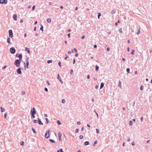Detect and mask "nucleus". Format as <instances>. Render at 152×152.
Masks as SVG:
<instances>
[{
  "label": "nucleus",
  "instance_id": "obj_23",
  "mask_svg": "<svg viewBox=\"0 0 152 152\" xmlns=\"http://www.w3.org/2000/svg\"><path fill=\"white\" fill-rule=\"evenodd\" d=\"M41 27H40V30H42V31H43V26L42 25H41Z\"/></svg>",
  "mask_w": 152,
  "mask_h": 152
},
{
  "label": "nucleus",
  "instance_id": "obj_60",
  "mask_svg": "<svg viewBox=\"0 0 152 152\" xmlns=\"http://www.w3.org/2000/svg\"><path fill=\"white\" fill-rule=\"evenodd\" d=\"M44 116L45 117H47V115L46 114H44Z\"/></svg>",
  "mask_w": 152,
  "mask_h": 152
},
{
  "label": "nucleus",
  "instance_id": "obj_37",
  "mask_svg": "<svg viewBox=\"0 0 152 152\" xmlns=\"http://www.w3.org/2000/svg\"><path fill=\"white\" fill-rule=\"evenodd\" d=\"M101 16V14L100 13H98V19H99V17L100 16Z\"/></svg>",
  "mask_w": 152,
  "mask_h": 152
},
{
  "label": "nucleus",
  "instance_id": "obj_30",
  "mask_svg": "<svg viewBox=\"0 0 152 152\" xmlns=\"http://www.w3.org/2000/svg\"><path fill=\"white\" fill-rule=\"evenodd\" d=\"M73 72V70L72 69H71L70 70V74L71 75H72V73Z\"/></svg>",
  "mask_w": 152,
  "mask_h": 152
},
{
  "label": "nucleus",
  "instance_id": "obj_61",
  "mask_svg": "<svg viewBox=\"0 0 152 152\" xmlns=\"http://www.w3.org/2000/svg\"><path fill=\"white\" fill-rule=\"evenodd\" d=\"M107 51H109L110 50V48H107Z\"/></svg>",
  "mask_w": 152,
  "mask_h": 152
},
{
  "label": "nucleus",
  "instance_id": "obj_27",
  "mask_svg": "<svg viewBox=\"0 0 152 152\" xmlns=\"http://www.w3.org/2000/svg\"><path fill=\"white\" fill-rule=\"evenodd\" d=\"M57 123H58V124L59 125H60L61 124V122L59 121V120H58L57 121Z\"/></svg>",
  "mask_w": 152,
  "mask_h": 152
},
{
  "label": "nucleus",
  "instance_id": "obj_14",
  "mask_svg": "<svg viewBox=\"0 0 152 152\" xmlns=\"http://www.w3.org/2000/svg\"><path fill=\"white\" fill-rule=\"evenodd\" d=\"M104 84L103 83H101L100 89H102L104 86Z\"/></svg>",
  "mask_w": 152,
  "mask_h": 152
},
{
  "label": "nucleus",
  "instance_id": "obj_3",
  "mask_svg": "<svg viewBox=\"0 0 152 152\" xmlns=\"http://www.w3.org/2000/svg\"><path fill=\"white\" fill-rule=\"evenodd\" d=\"M7 0H0V3L1 4H6L7 3Z\"/></svg>",
  "mask_w": 152,
  "mask_h": 152
},
{
  "label": "nucleus",
  "instance_id": "obj_55",
  "mask_svg": "<svg viewBox=\"0 0 152 152\" xmlns=\"http://www.w3.org/2000/svg\"><path fill=\"white\" fill-rule=\"evenodd\" d=\"M77 124L78 125H80V121H78L77 123Z\"/></svg>",
  "mask_w": 152,
  "mask_h": 152
},
{
  "label": "nucleus",
  "instance_id": "obj_34",
  "mask_svg": "<svg viewBox=\"0 0 152 152\" xmlns=\"http://www.w3.org/2000/svg\"><path fill=\"white\" fill-rule=\"evenodd\" d=\"M52 62V61L51 60H48L47 61V63L48 64Z\"/></svg>",
  "mask_w": 152,
  "mask_h": 152
},
{
  "label": "nucleus",
  "instance_id": "obj_20",
  "mask_svg": "<svg viewBox=\"0 0 152 152\" xmlns=\"http://www.w3.org/2000/svg\"><path fill=\"white\" fill-rule=\"evenodd\" d=\"M47 22H48V23H50L51 22V19H50V18H48V19H47Z\"/></svg>",
  "mask_w": 152,
  "mask_h": 152
},
{
  "label": "nucleus",
  "instance_id": "obj_32",
  "mask_svg": "<svg viewBox=\"0 0 152 152\" xmlns=\"http://www.w3.org/2000/svg\"><path fill=\"white\" fill-rule=\"evenodd\" d=\"M97 142L96 141H95L94 142V143L93 145V146H95V145L97 143Z\"/></svg>",
  "mask_w": 152,
  "mask_h": 152
},
{
  "label": "nucleus",
  "instance_id": "obj_62",
  "mask_svg": "<svg viewBox=\"0 0 152 152\" xmlns=\"http://www.w3.org/2000/svg\"><path fill=\"white\" fill-rule=\"evenodd\" d=\"M137 71H135V72H134L135 74L136 75V74H137Z\"/></svg>",
  "mask_w": 152,
  "mask_h": 152
},
{
  "label": "nucleus",
  "instance_id": "obj_29",
  "mask_svg": "<svg viewBox=\"0 0 152 152\" xmlns=\"http://www.w3.org/2000/svg\"><path fill=\"white\" fill-rule=\"evenodd\" d=\"M45 120L47 123L49 122V120L47 118H45Z\"/></svg>",
  "mask_w": 152,
  "mask_h": 152
},
{
  "label": "nucleus",
  "instance_id": "obj_41",
  "mask_svg": "<svg viewBox=\"0 0 152 152\" xmlns=\"http://www.w3.org/2000/svg\"><path fill=\"white\" fill-rule=\"evenodd\" d=\"M32 130L33 132L34 133H36V132L35 131V130L33 128H32Z\"/></svg>",
  "mask_w": 152,
  "mask_h": 152
},
{
  "label": "nucleus",
  "instance_id": "obj_12",
  "mask_svg": "<svg viewBox=\"0 0 152 152\" xmlns=\"http://www.w3.org/2000/svg\"><path fill=\"white\" fill-rule=\"evenodd\" d=\"M38 124L39 125H42L43 124L39 118L38 119Z\"/></svg>",
  "mask_w": 152,
  "mask_h": 152
},
{
  "label": "nucleus",
  "instance_id": "obj_24",
  "mask_svg": "<svg viewBox=\"0 0 152 152\" xmlns=\"http://www.w3.org/2000/svg\"><path fill=\"white\" fill-rule=\"evenodd\" d=\"M49 140L52 143H54L55 142V141L54 140L52 139H50Z\"/></svg>",
  "mask_w": 152,
  "mask_h": 152
},
{
  "label": "nucleus",
  "instance_id": "obj_53",
  "mask_svg": "<svg viewBox=\"0 0 152 152\" xmlns=\"http://www.w3.org/2000/svg\"><path fill=\"white\" fill-rule=\"evenodd\" d=\"M78 129H76L75 130V132L77 133L78 132Z\"/></svg>",
  "mask_w": 152,
  "mask_h": 152
},
{
  "label": "nucleus",
  "instance_id": "obj_57",
  "mask_svg": "<svg viewBox=\"0 0 152 152\" xmlns=\"http://www.w3.org/2000/svg\"><path fill=\"white\" fill-rule=\"evenodd\" d=\"M94 48H97V45H94Z\"/></svg>",
  "mask_w": 152,
  "mask_h": 152
},
{
  "label": "nucleus",
  "instance_id": "obj_50",
  "mask_svg": "<svg viewBox=\"0 0 152 152\" xmlns=\"http://www.w3.org/2000/svg\"><path fill=\"white\" fill-rule=\"evenodd\" d=\"M75 59H73V64H74L75 63Z\"/></svg>",
  "mask_w": 152,
  "mask_h": 152
},
{
  "label": "nucleus",
  "instance_id": "obj_56",
  "mask_svg": "<svg viewBox=\"0 0 152 152\" xmlns=\"http://www.w3.org/2000/svg\"><path fill=\"white\" fill-rule=\"evenodd\" d=\"M85 38V36H84V35H83L82 36V39H84V38Z\"/></svg>",
  "mask_w": 152,
  "mask_h": 152
},
{
  "label": "nucleus",
  "instance_id": "obj_48",
  "mask_svg": "<svg viewBox=\"0 0 152 152\" xmlns=\"http://www.w3.org/2000/svg\"><path fill=\"white\" fill-rule=\"evenodd\" d=\"M45 90L46 91H48V89H47V88H45Z\"/></svg>",
  "mask_w": 152,
  "mask_h": 152
},
{
  "label": "nucleus",
  "instance_id": "obj_31",
  "mask_svg": "<svg viewBox=\"0 0 152 152\" xmlns=\"http://www.w3.org/2000/svg\"><path fill=\"white\" fill-rule=\"evenodd\" d=\"M61 102L62 103H64L65 102V101L64 99H63L62 100Z\"/></svg>",
  "mask_w": 152,
  "mask_h": 152
},
{
  "label": "nucleus",
  "instance_id": "obj_22",
  "mask_svg": "<svg viewBox=\"0 0 152 152\" xmlns=\"http://www.w3.org/2000/svg\"><path fill=\"white\" fill-rule=\"evenodd\" d=\"M129 124L130 125V126H131L132 125V121H129Z\"/></svg>",
  "mask_w": 152,
  "mask_h": 152
},
{
  "label": "nucleus",
  "instance_id": "obj_46",
  "mask_svg": "<svg viewBox=\"0 0 152 152\" xmlns=\"http://www.w3.org/2000/svg\"><path fill=\"white\" fill-rule=\"evenodd\" d=\"M25 93V91H22V94L23 95H24Z\"/></svg>",
  "mask_w": 152,
  "mask_h": 152
},
{
  "label": "nucleus",
  "instance_id": "obj_40",
  "mask_svg": "<svg viewBox=\"0 0 152 152\" xmlns=\"http://www.w3.org/2000/svg\"><path fill=\"white\" fill-rule=\"evenodd\" d=\"M33 122L34 123H37V120H34Z\"/></svg>",
  "mask_w": 152,
  "mask_h": 152
},
{
  "label": "nucleus",
  "instance_id": "obj_35",
  "mask_svg": "<svg viewBox=\"0 0 152 152\" xmlns=\"http://www.w3.org/2000/svg\"><path fill=\"white\" fill-rule=\"evenodd\" d=\"M35 114H31V117L32 118H35V116L34 115Z\"/></svg>",
  "mask_w": 152,
  "mask_h": 152
},
{
  "label": "nucleus",
  "instance_id": "obj_42",
  "mask_svg": "<svg viewBox=\"0 0 152 152\" xmlns=\"http://www.w3.org/2000/svg\"><path fill=\"white\" fill-rule=\"evenodd\" d=\"M61 137H58V139L59 141H61Z\"/></svg>",
  "mask_w": 152,
  "mask_h": 152
},
{
  "label": "nucleus",
  "instance_id": "obj_13",
  "mask_svg": "<svg viewBox=\"0 0 152 152\" xmlns=\"http://www.w3.org/2000/svg\"><path fill=\"white\" fill-rule=\"evenodd\" d=\"M25 50L27 51L28 53H30L29 49L28 48H25Z\"/></svg>",
  "mask_w": 152,
  "mask_h": 152
},
{
  "label": "nucleus",
  "instance_id": "obj_51",
  "mask_svg": "<svg viewBox=\"0 0 152 152\" xmlns=\"http://www.w3.org/2000/svg\"><path fill=\"white\" fill-rule=\"evenodd\" d=\"M7 66L5 65V66L4 67H3L2 68V69H5V68H6L7 67Z\"/></svg>",
  "mask_w": 152,
  "mask_h": 152
},
{
  "label": "nucleus",
  "instance_id": "obj_43",
  "mask_svg": "<svg viewBox=\"0 0 152 152\" xmlns=\"http://www.w3.org/2000/svg\"><path fill=\"white\" fill-rule=\"evenodd\" d=\"M83 136H82V135H80V139H83Z\"/></svg>",
  "mask_w": 152,
  "mask_h": 152
},
{
  "label": "nucleus",
  "instance_id": "obj_8",
  "mask_svg": "<svg viewBox=\"0 0 152 152\" xmlns=\"http://www.w3.org/2000/svg\"><path fill=\"white\" fill-rule=\"evenodd\" d=\"M26 65H25L26 63H24L25 68L26 67L27 68H28V66L29 65V62L28 61H27V60L26 61Z\"/></svg>",
  "mask_w": 152,
  "mask_h": 152
},
{
  "label": "nucleus",
  "instance_id": "obj_44",
  "mask_svg": "<svg viewBox=\"0 0 152 152\" xmlns=\"http://www.w3.org/2000/svg\"><path fill=\"white\" fill-rule=\"evenodd\" d=\"M58 65L60 67L61 66V62H58Z\"/></svg>",
  "mask_w": 152,
  "mask_h": 152
},
{
  "label": "nucleus",
  "instance_id": "obj_25",
  "mask_svg": "<svg viewBox=\"0 0 152 152\" xmlns=\"http://www.w3.org/2000/svg\"><path fill=\"white\" fill-rule=\"evenodd\" d=\"M126 71L128 73H129L130 72V69L129 68H127L126 69Z\"/></svg>",
  "mask_w": 152,
  "mask_h": 152
},
{
  "label": "nucleus",
  "instance_id": "obj_19",
  "mask_svg": "<svg viewBox=\"0 0 152 152\" xmlns=\"http://www.w3.org/2000/svg\"><path fill=\"white\" fill-rule=\"evenodd\" d=\"M89 144V143L88 141H86L84 142V145H88Z\"/></svg>",
  "mask_w": 152,
  "mask_h": 152
},
{
  "label": "nucleus",
  "instance_id": "obj_10",
  "mask_svg": "<svg viewBox=\"0 0 152 152\" xmlns=\"http://www.w3.org/2000/svg\"><path fill=\"white\" fill-rule=\"evenodd\" d=\"M17 16L16 14H14L13 16V18L15 21L17 20Z\"/></svg>",
  "mask_w": 152,
  "mask_h": 152
},
{
  "label": "nucleus",
  "instance_id": "obj_9",
  "mask_svg": "<svg viewBox=\"0 0 152 152\" xmlns=\"http://www.w3.org/2000/svg\"><path fill=\"white\" fill-rule=\"evenodd\" d=\"M57 78L59 80L60 82L61 83V84H62L63 82L61 80V78L60 77L59 74H58V76H57Z\"/></svg>",
  "mask_w": 152,
  "mask_h": 152
},
{
  "label": "nucleus",
  "instance_id": "obj_6",
  "mask_svg": "<svg viewBox=\"0 0 152 152\" xmlns=\"http://www.w3.org/2000/svg\"><path fill=\"white\" fill-rule=\"evenodd\" d=\"M31 114H36V112L34 108H33L31 111Z\"/></svg>",
  "mask_w": 152,
  "mask_h": 152
},
{
  "label": "nucleus",
  "instance_id": "obj_15",
  "mask_svg": "<svg viewBox=\"0 0 152 152\" xmlns=\"http://www.w3.org/2000/svg\"><path fill=\"white\" fill-rule=\"evenodd\" d=\"M118 86L121 88V82L120 80L119 81Z\"/></svg>",
  "mask_w": 152,
  "mask_h": 152
},
{
  "label": "nucleus",
  "instance_id": "obj_64",
  "mask_svg": "<svg viewBox=\"0 0 152 152\" xmlns=\"http://www.w3.org/2000/svg\"><path fill=\"white\" fill-rule=\"evenodd\" d=\"M68 53L69 54H71V52L70 51H69L68 52Z\"/></svg>",
  "mask_w": 152,
  "mask_h": 152
},
{
  "label": "nucleus",
  "instance_id": "obj_54",
  "mask_svg": "<svg viewBox=\"0 0 152 152\" xmlns=\"http://www.w3.org/2000/svg\"><path fill=\"white\" fill-rule=\"evenodd\" d=\"M143 117H142L140 118V120L141 121H143Z\"/></svg>",
  "mask_w": 152,
  "mask_h": 152
},
{
  "label": "nucleus",
  "instance_id": "obj_18",
  "mask_svg": "<svg viewBox=\"0 0 152 152\" xmlns=\"http://www.w3.org/2000/svg\"><path fill=\"white\" fill-rule=\"evenodd\" d=\"M115 10H113L111 12V13L112 14H115Z\"/></svg>",
  "mask_w": 152,
  "mask_h": 152
},
{
  "label": "nucleus",
  "instance_id": "obj_26",
  "mask_svg": "<svg viewBox=\"0 0 152 152\" xmlns=\"http://www.w3.org/2000/svg\"><path fill=\"white\" fill-rule=\"evenodd\" d=\"M24 143V142L23 141H22L20 142V144L21 145H23Z\"/></svg>",
  "mask_w": 152,
  "mask_h": 152
},
{
  "label": "nucleus",
  "instance_id": "obj_59",
  "mask_svg": "<svg viewBox=\"0 0 152 152\" xmlns=\"http://www.w3.org/2000/svg\"><path fill=\"white\" fill-rule=\"evenodd\" d=\"M74 50L75 52H77V50L76 48H74Z\"/></svg>",
  "mask_w": 152,
  "mask_h": 152
},
{
  "label": "nucleus",
  "instance_id": "obj_33",
  "mask_svg": "<svg viewBox=\"0 0 152 152\" xmlns=\"http://www.w3.org/2000/svg\"><path fill=\"white\" fill-rule=\"evenodd\" d=\"M134 50H132V51L131 52V54H132V55H134Z\"/></svg>",
  "mask_w": 152,
  "mask_h": 152
},
{
  "label": "nucleus",
  "instance_id": "obj_16",
  "mask_svg": "<svg viewBox=\"0 0 152 152\" xmlns=\"http://www.w3.org/2000/svg\"><path fill=\"white\" fill-rule=\"evenodd\" d=\"M22 58V54H20L19 55V56H18V58L19 59V60H20Z\"/></svg>",
  "mask_w": 152,
  "mask_h": 152
},
{
  "label": "nucleus",
  "instance_id": "obj_2",
  "mask_svg": "<svg viewBox=\"0 0 152 152\" xmlns=\"http://www.w3.org/2000/svg\"><path fill=\"white\" fill-rule=\"evenodd\" d=\"M15 49L13 48H10V51L12 54H14L15 53Z\"/></svg>",
  "mask_w": 152,
  "mask_h": 152
},
{
  "label": "nucleus",
  "instance_id": "obj_38",
  "mask_svg": "<svg viewBox=\"0 0 152 152\" xmlns=\"http://www.w3.org/2000/svg\"><path fill=\"white\" fill-rule=\"evenodd\" d=\"M143 88V86L142 85L141 86L140 88V90H142Z\"/></svg>",
  "mask_w": 152,
  "mask_h": 152
},
{
  "label": "nucleus",
  "instance_id": "obj_21",
  "mask_svg": "<svg viewBox=\"0 0 152 152\" xmlns=\"http://www.w3.org/2000/svg\"><path fill=\"white\" fill-rule=\"evenodd\" d=\"M95 68H96V71H97L98 70V69L99 68V66H98L96 65V66Z\"/></svg>",
  "mask_w": 152,
  "mask_h": 152
},
{
  "label": "nucleus",
  "instance_id": "obj_11",
  "mask_svg": "<svg viewBox=\"0 0 152 152\" xmlns=\"http://www.w3.org/2000/svg\"><path fill=\"white\" fill-rule=\"evenodd\" d=\"M10 40L11 39L10 38L8 37L7 38V42L9 44H11V43L10 42Z\"/></svg>",
  "mask_w": 152,
  "mask_h": 152
},
{
  "label": "nucleus",
  "instance_id": "obj_5",
  "mask_svg": "<svg viewBox=\"0 0 152 152\" xmlns=\"http://www.w3.org/2000/svg\"><path fill=\"white\" fill-rule=\"evenodd\" d=\"M9 33L10 37L11 38H12L13 37L12 31L11 30H10L9 31Z\"/></svg>",
  "mask_w": 152,
  "mask_h": 152
},
{
  "label": "nucleus",
  "instance_id": "obj_58",
  "mask_svg": "<svg viewBox=\"0 0 152 152\" xmlns=\"http://www.w3.org/2000/svg\"><path fill=\"white\" fill-rule=\"evenodd\" d=\"M60 152H64L63 151V150L61 148V149H60Z\"/></svg>",
  "mask_w": 152,
  "mask_h": 152
},
{
  "label": "nucleus",
  "instance_id": "obj_47",
  "mask_svg": "<svg viewBox=\"0 0 152 152\" xmlns=\"http://www.w3.org/2000/svg\"><path fill=\"white\" fill-rule=\"evenodd\" d=\"M35 6H34L32 8V10H34L35 9Z\"/></svg>",
  "mask_w": 152,
  "mask_h": 152
},
{
  "label": "nucleus",
  "instance_id": "obj_45",
  "mask_svg": "<svg viewBox=\"0 0 152 152\" xmlns=\"http://www.w3.org/2000/svg\"><path fill=\"white\" fill-rule=\"evenodd\" d=\"M4 118H7V113H5L4 115Z\"/></svg>",
  "mask_w": 152,
  "mask_h": 152
},
{
  "label": "nucleus",
  "instance_id": "obj_17",
  "mask_svg": "<svg viewBox=\"0 0 152 152\" xmlns=\"http://www.w3.org/2000/svg\"><path fill=\"white\" fill-rule=\"evenodd\" d=\"M0 108L1 109V112H5V110L2 107H0Z\"/></svg>",
  "mask_w": 152,
  "mask_h": 152
},
{
  "label": "nucleus",
  "instance_id": "obj_7",
  "mask_svg": "<svg viewBox=\"0 0 152 152\" xmlns=\"http://www.w3.org/2000/svg\"><path fill=\"white\" fill-rule=\"evenodd\" d=\"M21 68H19L16 70V72H17V73L18 74H21Z\"/></svg>",
  "mask_w": 152,
  "mask_h": 152
},
{
  "label": "nucleus",
  "instance_id": "obj_36",
  "mask_svg": "<svg viewBox=\"0 0 152 152\" xmlns=\"http://www.w3.org/2000/svg\"><path fill=\"white\" fill-rule=\"evenodd\" d=\"M96 132L98 134L99 133V130L98 129H96Z\"/></svg>",
  "mask_w": 152,
  "mask_h": 152
},
{
  "label": "nucleus",
  "instance_id": "obj_49",
  "mask_svg": "<svg viewBox=\"0 0 152 152\" xmlns=\"http://www.w3.org/2000/svg\"><path fill=\"white\" fill-rule=\"evenodd\" d=\"M90 77V75H88L87 76V78L88 79H89Z\"/></svg>",
  "mask_w": 152,
  "mask_h": 152
},
{
  "label": "nucleus",
  "instance_id": "obj_4",
  "mask_svg": "<svg viewBox=\"0 0 152 152\" xmlns=\"http://www.w3.org/2000/svg\"><path fill=\"white\" fill-rule=\"evenodd\" d=\"M49 131L48 130V131H47L45 133V137L46 138H48L50 137V135L49 134Z\"/></svg>",
  "mask_w": 152,
  "mask_h": 152
},
{
  "label": "nucleus",
  "instance_id": "obj_63",
  "mask_svg": "<svg viewBox=\"0 0 152 152\" xmlns=\"http://www.w3.org/2000/svg\"><path fill=\"white\" fill-rule=\"evenodd\" d=\"M67 35L68 36V37H70V34H67Z\"/></svg>",
  "mask_w": 152,
  "mask_h": 152
},
{
  "label": "nucleus",
  "instance_id": "obj_52",
  "mask_svg": "<svg viewBox=\"0 0 152 152\" xmlns=\"http://www.w3.org/2000/svg\"><path fill=\"white\" fill-rule=\"evenodd\" d=\"M132 145H134V141H133V142H132Z\"/></svg>",
  "mask_w": 152,
  "mask_h": 152
},
{
  "label": "nucleus",
  "instance_id": "obj_1",
  "mask_svg": "<svg viewBox=\"0 0 152 152\" xmlns=\"http://www.w3.org/2000/svg\"><path fill=\"white\" fill-rule=\"evenodd\" d=\"M20 60L17 59L15 61L14 64L17 67H19L20 66Z\"/></svg>",
  "mask_w": 152,
  "mask_h": 152
},
{
  "label": "nucleus",
  "instance_id": "obj_28",
  "mask_svg": "<svg viewBox=\"0 0 152 152\" xmlns=\"http://www.w3.org/2000/svg\"><path fill=\"white\" fill-rule=\"evenodd\" d=\"M61 133L60 132H59L58 134V137H61Z\"/></svg>",
  "mask_w": 152,
  "mask_h": 152
},
{
  "label": "nucleus",
  "instance_id": "obj_39",
  "mask_svg": "<svg viewBox=\"0 0 152 152\" xmlns=\"http://www.w3.org/2000/svg\"><path fill=\"white\" fill-rule=\"evenodd\" d=\"M119 31L121 33H122V29L121 28L119 29Z\"/></svg>",
  "mask_w": 152,
  "mask_h": 152
}]
</instances>
